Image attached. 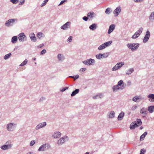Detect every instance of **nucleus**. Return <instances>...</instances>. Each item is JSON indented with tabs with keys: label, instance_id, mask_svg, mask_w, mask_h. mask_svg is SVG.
<instances>
[{
	"label": "nucleus",
	"instance_id": "1",
	"mask_svg": "<svg viewBox=\"0 0 154 154\" xmlns=\"http://www.w3.org/2000/svg\"><path fill=\"white\" fill-rule=\"evenodd\" d=\"M17 124L14 122H10L6 125V128L9 132L14 131L17 127Z\"/></svg>",
	"mask_w": 154,
	"mask_h": 154
},
{
	"label": "nucleus",
	"instance_id": "2",
	"mask_svg": "<svg viewBox=\"0 0 154 154\" xmlns=\"http://www.w3.org/2000/svg\"><path fill=\"white\" fill-rule=\"evenodd\" d=\"M140 46V44L136 43H128L127 46L128 48L131 50L132 51H134L137 50Z\"/></svg>",
	"mask_w": 154,
	"mask_h": 154
},
{
	"label": "nucleus",
	"instance_id": "3",
	"mask_svg": "<svg viewBox=\"0 0 154 154\" xmlns=\"http://www.w3.org/2000/svg\"><path fill=\"white\" fill-rule=\"evenodd\" d=\"M17 21V19H11L6 21L5 25L7 27H9L13 26L15 22Z\"/></svg>",
	"mask_w": 154,
	"mask_h": 154
},
{
	"label": "nucleus",
	"instance_id": "4",
	"mask_svg": "<svg viewBox=\"0 0 154 154\" xmlns=\"http://www.w3.org/2000/svg\"><path fill=\"white\" fill-rule=\"evenodd\" d=\"M51 147L50 145L48 143H45L41 146L38 149L39 151H44L48 150Z\"/></svg>",
	"mask_w": 154,
	"mask_h": 154
},
{
	"label": "nucleus",
	"instance_id": "5",
	"mask_svg": "<svg viewBox=\"0 0 154 154\" xmlns=\"http://www.w3.org/2000/svg\"><path fill=\"white\" fill-rule=\"evenodd\" d=\"M112 42V41H109L105 42L100 45L98 48V49L99 50L103 49L106 47H108L111 45Z\"/></svg>",
	"mask_w": 154,
	"mask_h": 154
},
{
	"label": "nucleus",
	"instance_id": "6",
	"mask_svg": "<svg viewBox=\"0 0 154 154\" xmlns=\"http://www.w3.org/2000/svg\"><path fill=\"white\" fill-rule=\"evenodd\" d=\"M69 140V138L66 136L60 138L57 141V144L58 145H61L64 143L66 141Z\"/></svg>",
	"mask_w": 154,
	"mask_h": 154
},
{
	"label": "nucleus",
	"instance_id": "7",
	"mask_svg": "<svg viewBox=\"0 0 154 154\" xmlns=\"http://www.w3.org/2000/svg\"><path fill=\"white\" fill-rule=\"evenodd\" d=\"M85 65L90 66L94 65L95 63V60L93 59L90 58L82 62Z\"/></svg>",
	"mask_w": 154,
	"mask_h": 154
},
{
	"label": "nucleus",
	"instance_id": "8",
	"mask_svg": "<svg viewBox=\"0 0 154 154\" xmlns=\"http://www.w3.org/2000/svg\"><path fill=\"white\" fill-rule=\"evenodd\" d=\"M18 38L20 42H23L27 40V38L24 33L22 32L18 35Z\"/></svg>",
	"mask_w": 154,
	"mask_h": 154
},
{
	"label": "nucleus",
	"instance_id": "9",
	"mask_svg": "<svg viewBox=\"0 0 154 154\" xmlns=\"http://www.w3.org/2000/svg\"><path fill=\"white\" fill-rule=\"evenodd\" d=\"M47 125V123L46 122H43L40 123L37 125L35 127V130H38L41 128H44Z\"/></svg>",
	"mask_w": 154,
	"mask_h": 154
},
{
	"label": "nucleus",
	"instance_id": "10",
	"mask_svg": "<svg viewBox=\"0 0 154 154\" xmlns=\"http://www.w3.org/2000/svg\"><path fill=\"white\" fill-rule=\"evenodd\" d=\"M150 32L149 30H147L146 32L145 35L143 39V42L144 43L147 42L150 37Z\"/></svg>",
	"mask_w": 154,
	"mask_h": 154
},
{
	"label": "nucleus",
	"instance_id": "11",
	"mask_svg": "<svg viewBox=\"0 0 154 154\" xmlns=\"http://www.w3.org/2000/svg\"><path fill=\"white\" fill-rule=\"evenodd\" d=\"M13 146L12 144H8V145H4L1 146V148L3 150H5L10 149Z\"/></svg>",
	"mask_w": 154,
	"mask_h": 154
},
{
	"label": "nucleus",
	"instance_id": "12",
	"mask_svg": "<svg viewBox=\"0 0 154 154\" xmlns=\"http://www.w3.org/2000/svg\"><path fill=\"white\" fill-rule=\"evenodd\" d=\"M96 15V14L94 12L91 11L88 13L87 16L89 20H91L94 17H95Z\"/></svg>",
	"mask_w": 154,
	"mask_h": 154
},
{
	"label": "nucleus",
	"instance_id": "13",
	"mask_svg": "<svg viewBox=\"0 0 154 154\" xmlns=\"http://www.w3.org/2000/svg\"><path fill=\"white\" fill-rule=\"evenodd\" d=\"M121 11V8L119 6L116 8L113 11V13L115 15V16L116 17L118 16L119 14Z\"/></svg>",
	"mask_w": 154,
	"mask_h": 154
},
{
	"label": "nucleus",
	"instance_id": "14",
	"mask_svg": "<svg viewBox=\"0 0 154 154\" xmlns=\"http://www.w3.org/2000/svg\"><path fill=\"white\" fill-rule=\"evenodd\" d=\"M70 23H71L69 22H67L61 27V29L64 30H67Z\"/></svg>",
	"mask_w": 154,
	"mask_h": 154
},
{
	"label": "nucleus",
	"instance_id": "15",
	"mask_svg": "<svg viewBox=\"0 0 154 154\" xmlns=\"http://www.w3.org/2000/svg\"><path fill=\"white\" fill-rule=\"evenodd\" d=\"M29 37L32 42H35L36 41L37 39L34 33H30L29 35Z\"/></svg>",
	"mask_w": 154,
	"mask_h": 154
},
{
	"label": "nucleus",
	"instance_id": "16",
	"mask_svg": "<svg viewBox=\"0 0 154 154\" xmlns=\"http://www.w3.org/2000/svg\"><path fill=\"white\" fill-rule=\"evenodd\" d=\"M139 125H137L136 122H133L131 124L130 126V128L131 129H135V127H137Z\"/></svg>",
	"mask_w": 154,
	"mask_h": 154
},
{
	"label": "nucleus",
	"instance_id": "17",
	"mask_svg": "<svg viewBox=\"0 0 154 154\" xmlns=\"http://www.w3.org/2000/svg\"><path fill=\"white\" fill-rule=\"evenodd\" d=\"M61 136V133L60 132H56L52 135V137L54 138H59Z\"/></svg>",
	"mask_w": 154,
	"mask_h": 154
},
{
	"label": "nucleus",
	"instance_id": "18",
	"mask_svg": "<svg viewBox=\"0 0 154 154\" xmlns=\"http://www.w3.org/2000/svg\"><path fill=\"white\" fill-rule=\"evenodd\" d=\"M57 57L59 60L61 61H63L65 59L64 55L63 54H58Z\"/></svg>",
	"mask_w": 154,
	"mask_h": 154
},
{
	"label": "nucleus",
	"instance_id": "19",
	"mask_svg": "<svg viewBox=\"0 0 154 154\" xmlns=\"http://www.w3.org/2000/svg\"><path fill=\"white\" fill-rule=\"evenodd\" d=\"M107 117L110 119H112L115 117V113L113 111H112L109 112L107 115Z\"/></svg>",
	"mask_w": 154,
	"mask_h": 154
},
{
	"label": "nucleus",
	"instance_id": "20",
	"mask_svg": "<svg viewBox=\"0 0 154 154\" xmlns=\"http://www.w3.org/2000/svg\"><path fill=\"white\" fill-rule=\"evenodd\" d=\"M147 97L149 98V100L150 102H154V94H149L148 95Z\"/></svg>",
	"mask_w": 154,
	"mask_h": 154
},
{
	"label": "nucleus",
	"instance_id": "21",
	"mask_svg": "<svg viewBox=\"0 0 154 154\" xmlns=\"http://www.w3.org/2000/svg\"><path fill=\"white\" fill-rule=\"evenodd\" d=\"M115 26L114 24H112L110 25L109 26L107 33L109 34H110L111 32L113 31L115 28Z\"/></svg>",
	"mask_w": 154,
	"mask_h": 154
},
{
	"label": "nucleus",
	"instance_id": "22",
	"mask_svg": "<svg viewBox=\"0 0 154 154\" xmlns=\"http://www.w3.org/2000/svg\"><path fill=\"white\" fill-rule=\"evenodd\" d=\"M125 113L124 112H122L120 113L118 117V120H122L124 116Z\"/></svg>",
	"mask_w": 154,
	"mask_h": 154
},
{
	"label": "nucleus",
	"instance_id": "23",
	"mask_svg": "<svg viewBox=\"0 0 154 154\" xmlns=\"http://www.w3.org/2000/svg\"><path fill=\"white\" fill-rule=\"evenodd\" d=\"M149 19L150 21H154V11L152 12L149 17Z\"/></svg>",
	"mask_w": 154,
	"mask_h": 154
},
{
	"label": "nucleus",
	"instance_id": "24",
	"mask_svg": "<svg viewBox=\"0 0 154 154\" xmlns=\"http://www.w3.org/2000/svg\"><path fill=\"white\" fill-rule=\"evenodd\" d=\"M140 113L141 114L146 115L147 114L148 112L146 109L143 107L141 109Z\"/></svg>",
	"mask_w": 154,
	"mask_h": 154
},
{
	"label": "nucleus",
	"instance_id": "25",
	"mask_svg": "<svg viewBox=\"0 0 154 154\" xmlns=\"http://www.w3.org/2000/svg\"><path fill=\"white\" fill-rule=\"evenodd\" d=\"M36 36L37 37V38L40 39H41V38H43L45 37V35L42 33L41 32H38L37 33Z\"/></svg>",
	"mask_w": 154,
	"mask_h": 154
},
{
	"label": "nucleus",
	"instance_id": "26",
	"mask_svg": "<svg viewBox=\"0 0 154 154\" xmlns=\"http://www.w3.org/2000/svg\"><path fill=\"white\" fill-rule=\"evenodd\" d=\"M147 110L150 113H152L154 111V105L149 106L147 108Z\"/></svg>",
	"mask_w": 154,
	"mask_h": 154
},
{
	"label": "nucleus",
	"instance_id": "27",
	"mask_svg": "<svg viewBox=\"0 0 154 154\" xmlns=\"http://www.w3.org/2000/svg\"><path fill=\"white\" fill-rule=\"evenodd\" d=\"M112 91L113 92L117 91L118 90L121 89L122 88L119 87L118 85H116L113 86L112 88Z\"/></svg>",
	"mask_w": 154,
	"mask_h": 154
},
{
	"label": "nucleus",
	"instance_id": "28",
	"mask_svg": "<svg viewBox=\"0 0 154 154\" xmlns=\"http://www.w3.org/2000/svg\"><path fill=\"white\" fill-rule=\"evenodd\" d=\"M97 25L95 23H93L89 26V29L92 30L95 29L97 28Z\"/></svg>",
	"mask_w": 154,
	"mask_h": 154
},
{
	"label": "nucleus",
	"instance_id": "29",
	"mask_svg": "<svg viewBox=\"0 0 154 154\" xmlns=\"http://www.w3.org/2000/svg\"><path fill=\"white\" fill-rule=\"evenodd\" d=\"M79 89H75L74 91H73L71 94V96L72 97H73L75 95L77 94H78L79 92Z\"/></svg>",
	"mask_w": 154,
	"mask_h": 154
},
{
	"label": "nucleus",
	"instance_id": "30",
	"mask_svg": "<svg viewBox=\"0 0 154 154\" xmlns=\"http://www.w3.org/2000/svg\"><path fill=\"white\" fill-rule=\"evenodd\" d=\"M18 40V37L17 36H14L11 38V42L13 44H15L16 43Z\"/></svg>",
	"mask_w": 154,
	"mask_h": 154
},
{
	"label": "nucleus",
	"instance_id": "31",
	"mask_svg": "<svg viewBox=\"0 0 154 154\" xmlns=\"http://www.w3.org/2000/svg\"><path fill=\"white\" fill-rule=\"evenodd\" d=\"M147 134V132H145L140 137V141L144 140L145 136Z\"/></svg>",
	"mask_w": 154,
	"mask_h": 154
},
{
	"label": "nucleus",
	"instance_id": "32",
	"mask_svg": "<svg viewBox=\"0 0 154 154\" xmlns=\"http://www.w3.org/2000/svg\"><path fill=\"white\" fill-rule=\"evenodd\" d=\"M124 65V63L123 62H120L117 63L116 65L118 69L120 68L122 66Z\"/></svg>",
	"mask_w": 154,
	"mask_h": 154
},
{
	"label": "nucleus",
	"instance_id": "33",
	"mask_svg": "<svg viewBox=\"0 0 154 154\" xmlns=\"http://www.w3.org/2000/svg\"><path fill=\"white\" fill-rule=\"evenodd\" d=\"M134 71V69L132 68H131L127 71L126 73L127 75H129L132 73Z\"/></svg>",
	"mask_w": 154,
	"mask_h": 154
},
{
	"label": "nucleus",
	"instance_id": "34",
	"mask_svg": "<svg viewBox=\"0 0 154 154\" xmlns=\"http://www.w3.org/2000/svg\"><path fill=\"white\" fill-rule=\"evenodd\" d=\"M102 54H99L95 55L96 57L98 59H101L103 58Z\"/></svg>",
	"mask_w": 154,
	"mask_h": 154
},
{
	"label": "nucleus",
	"instance_id": "35",
	"mask_svg": "<svg viewBox=\"0 0 154 154\" xmlns=\"http://www.w3.org/2000/svg\"><path fill=\"white\" fill-rule=\"evenodd\" d=\"M11 53H9L5 55L4 57V59L5 60H7L11 56Z\"/></svg>",
	"mask_w": 154,
	"mask_h": 154
},
{
	"label": "nucleus",
	"instance_id": "36",
	"mask_svg": "<svg viewBox=\"0 0 154 154\" xmlns=\"http://www.w3.org/2000/svg\"><path fill=\"white\" fill-rule=\"evenodd\" d=\"M140 35H138V34L137 33V32H136L133 35H132L131 38L133 39H135L138 37Z\"/></svg>",
	"mask_w": 154,
	"mask_h": 154
},
{
	"label": "nucleus",
	"instance_id": "37",
	"mask_svg": "<svg viewBox=\"0 0 154 154\" xmlns=\"http://www.w3.org/2000/svg\"><path fill=\"white\" fill-rule=\"evenodd\" d=\"M143 28H142V27H140L139 29H138V30L137 31H136V32H137V33L138 34V35H140L141 34V33H142V32L143 31Z\"/></svg>",
	"mask_w": 154,
	"mask_h": 154
},
{
	"label": "nucleus",
	"instance_id": "38",
	"mask_svg": "<svg viewBox=\"0 0 154 154\" xmlns=\"http://www.w3.org/2000/svg\"><path fill=\"white\" fill-rule=\"evenodd\" d=\"M27 62L28 60L27 59H25V60L21 64H20V66H22L26 65L27 63Z\"/></svg>",
	"mask_w": 154,
	"mask_h": 154
},
{
	"label": "nucleus",
	"instance_id": "39",
	"mask_svg": "<svg viewBox=\"0 0 154 154\" xmlns=\"http://www.w3.org/2000/svg\"><path fill=\"white\" fill-rule=\"evenodd\" d=\"M110 10L111 9L110 8H107L106 10L105 13L107 14H109L111 13Z\"/></svg>",
	"mask_w": 154,
	"mask_h": 154
},
{
	"label": "nucleus",
	"instance_id": "40",
	"mask_svg": "<svg viewBox=\"0 0 154 154\" xmlns=\"http://www.w3.org/2000/svg\"><path fill=\"white\" fill-rule=\"evenodd\" d=\"M139 100L138 97L137 96L134 97L132 98V100L135 102H137L138 101V100Z\"/></svg>",
	"mask_w": 154,
	"mask_h": 154
},
{
	"label": "nucleus",
	"instance_id": "41",
	"mask_svg": "<svg viewBox=\"0 0 154 154\" xmlns=\"http://www.w3.org/2000/svg\"><path fill=\"white\" fill-rule=\"evenodd\" d=\"M136 122L137 125H139V126L141 125L142 124V122L140 119H137Z\"/></svg>",
	"mask_w": 154,
	"mask_h": 154
},
{
	"label": "nucleus",
	"instance_id": "42",
	"mask_svg": "<svg viewBox=\"0 0 154 154\" xmlns=\"http://www.w3.org/2000/svg\"><path fill=\"white\" fill-rule=\"evenodd\" d=\"M102 55L103 58H106L109 55V53H106L102 54Z\"/></svg>",
	"mask_w": 154,
	"mask_h": 154
},
{
	"label": "nucleus",
	"instance_id": "43",
	"mask_svg": "<svg viewBox=\"0 0 154 154\" xmlns=\"http://www.w3.org/2000/svg\"><path fill=\"white\" fill-rule=\"evenodd\" d=\"M146 151V150L145 149H141L140 154H144Z\"/></svg>",
	"mask_w": 154,
	"mask_h": 154
},
{
	"label": "nucleus",
	"instance_id": "44",
	"mask_svg": "<svg viewBox=\"0 0 154 154\" xmlns=\"http://www.w3.org/2000/svg\"><path fill=\"white\" fill-rule=\"evenodd\" d=\"M137 105H135L133 106L131 108V110L132 111H134L137 108Z\"/></svg>",
	"mask_w": 154,
	"mask_h": 154
},
{
	"label": "nucleus",
	"instance_id": "45",
	"mask_svg": "<svg viewBox=\"0 0 154 154\" xmlns=\"http://www.w3.org/2000/svg\"><path fill=\"white\" fill-rule=\"evenodd\" d=\"M35 140H32L30 142V145L31 146H33L35 143Z\"/></svg>",
	"mask_w": 154,
	"mask_h": 154
},
{
	"label": "nucleus",
	"instance_id": "46",
	"mask_svg": "<svg viewBox=\"0 0 154 154\" xmlns=\"http://www.w3.org/2000/svg\"><path fill=\"white\" fill-rule=\"evenodd\" d=\"M69 88V87H66L64 88H63L62 89H60V91L62 92L68 89Z\"/></svg>",
	"mask_w": 154,
	"mask_h": 154
},
{
	"label": "nucleus",
	"instance_id": "47",
	"mask_svg": "<svg viewBox=\"0 0 154 154\" xmlns=\"http://www.w3.org/2000/svg\"><path fill=\"white\" fill-rule=\"evenodd\" d=\"M10 1L14 4H17L19 1L18 0H11Z\"/></svg>",
	"mask_w": 154,
	"mask_h": 154
},
{
	"label": "nucleus",
	"instance_id": "48",
	"mask_svg": "<svg viewBox=\"0 0 154 154\" xmlns=\"http://www.w3.org/2000/svg\"><path fill=\"white\" fill-rule=\"evenodd\" d=\"M72 36H69L68 38L67 41V42H71L72 41Z\"/></svg>",
	"mask_w": 154,
	"mask_h": 154
},
{
	"label": "nucleus",
	"instance_id": "49",
	"mask_svg": "<svg viewBox=\"0 0 154 154\" xmlns=\"http://www.w3.org/2000/svg\"><path fill=\"white\" fill-rule=\"evenodd\" d=\"M123 83V81L122 80H120L118 82L117 85H118V86H121V85Z\"/></svg>",
	"mask_w": 154,
	"mask_h": 154
},
{
	"label": "nucleus",
	"instance_id": "50",
	"mask_svg": "<svg viewBox=\"0 0 154 154\" xmlns=\"http://www.w3.org/2000/svg\"><path fill=\"white\" fill-rule=\"evenodd\" d=\"M46 98L44 97H41L39 100V102H41L45 100Z\"/></svg>",
	"mask_w": 154,
	"mask_h": 154
},
{
	"label": "nucleus",
	"instance_id": "51",
	"mask_svg": "<svg viewBox=\"0 0 154 154\" xmlns=\"http://www.w3.org/2000/svg\"><path fill=\"white\" fill-rule=\"evenodd\" d=\"M46 51L45 49H43V50H42V51L40 52V55L44 54L46 53Z\"/></svg>",
	"mask_w": 154,
	"mask_h": 154
},
{
	"label": "nucleus",
	"instance_id": "52",
	"mask_svg": "<svg viewBox=\"0 0 154 154\" xmlns=\"http://www.w3.org/2000/svg\"><path fill=\"white\" fill-rule=\"evenodd\" d=\"M139 100H143L144 99V98L141 95L137 96Z\"/></svg>",
	"mask_w": 154,
	"mask_h": 154
},
{
	"label": "nucleus",
	"instance_id": "53",
	"mask_svg": "<svg viewBox=\"0 0 154 154\" xmlns=\"http://www.w3.org/2000/svg\"><path fill=\"white\" fill-rule=\"evenodd\" d=\"M98 96L99 97V98H101L103 97V94L102 93H100L98 94Z\"/></svg>",
	"mask_w": 154,
	"mask_h": 154
},
{
	"label": "nucleus",
	"instance_id": "54",
	"mask_svg": "<svg viewBox=\"0 0 154 154\" xmlns=\"http://www.w3.org/2000/svg\"><path fill=\"white\" fill-rule=\"evenodd\" d=\"M118 69L117 68V67L116 66V65H115V66H114L112 69V71H115L117 70Z\"/></svg>",
	"mask_w": 154,
	"mask_h": 154
},
{
	"label": "nucleus",
	"instance_id": "55",
	"mask_svg": "<svg viewBox=\"0 0 154 154\" xmlns=\"http://www.w3.org/2000/svg\"><path fill=\"white\" fill-rule=\"evenodd\" d=\"M86 68H82L80 69L79 70V72H83L85 71L86 70Z\"/></svg>",
	"mask_w": 154,
	"mask_h": 154
},
{
	"label": "nucleus",
	"instance_id": "56",
	"mask_svg": "<svg viewBox=\"0 0 154 154\" xmlns=\"http://www.w3.org/2000/svg\"><path fill=\"white\" fill-rule=\"evenodd\" d=\"M88 17L86 16H84L82 17V19L85 21H86L88 20Z\"/></svg>",
	"mask_w": 154,
	"mask_h": 154
},
{
	"label": "nucleus",
	"instance_id": "57",
	"mask_svg": "<svg viewBox=\"0 0 154 154\" xmlns=\"http://www.w3.org/2000/svg\"><path fill=\"white\" fill-rule=\"evenodd\" d=\"M93 98L94 99H99V97L98 96V94H97L95 96H93Z\"/></svg>",
	"mask_w": 154,
	"mask_h": 154
},
{
	"label": "nucleus",
	"instance_id": "58",
	"mask_svg": "<svg viewBox=\"0 0 154 154\" xmlns=\"http://www.w3.org/2000/svg\"><path fill=\"white\" fill-rule=\"evenodd\" d=\"M67 0H63L62 1L60 4L58 6H60V5L63 4L64 3V2L66 1Z\"/></svg>",
	"mask_w": 154,
	"mask_h": 154
},
{
	"label": "nucleus",
	"instance_id": "59",
	"mask_svg": "<svg viewBox=\"0 0 154 154\" xmlns=\"http://www.w3.org/2000/svg\"><path fill=\"white\" fill-rule=\"evenodd\" d=\"M44 45V44H41L40 45H39L38 46V48H40L42 47Z\"/></svg>",
	"mask_w": 154,
	"mask_h": 154
},
{
	"label": "nucleus",
	"instance_id": "60",
	"mask_svg": "<svg viewBox=\"0 0 154 154\" xmlns=\"http://www.w3.org/2000/svg\"><path fill=\"white\" fill-rule=\"evenodd\" d=\"M74 78L73 79H77L79 78V76L78 75H75L74 76Z\"/></svg>",
	"mask_w": 154,
	"mask_h": 154
},
{
	"label": "nucleus",
	"instance_id": "61",
	"mask_svg": "<svg viewBox=\"0 0 154 154\" xmlns=\"http://www.w3.org/2000/svg\"><path fill=\"white\" fill-rule=\"evenodd\" d=\"M134 2H142L143 0H133Z\"/></svg>",
	"mask_w": 154,
	"mask_h": 154
},
{
	"label": "nucleus",
	"instance_id": "62",
	"mask_svg": "<svg viewBox=\"0 0 154 154\" xmlns=\"http://www.w3.org/2000/svg\"><path fill=\"white\" fill-rule=\"evenodd\" d=\"M131 84V81H129L127 82V85L128 86H130Z\"/></svg>",
	"mask_w": 154,
	"mask_h": 154
},
{
	"label": "nucleus",
	"instance_id": "63",
	"mask_svg": "<svg viewBox=\"0 0 154 154\" xmlns=\"http://www.w3.org/2000/svg\"><path fill=\"white\" fill-rule=\"evenodd\" d=\"M46 3L43 2L40 5L41 7H43L46 5Z\"/></svg>",
	"mask_w": 154,
	"mask_h": 154
},
{
	"label": "nucleus",
	"instance_id": "64",
	"mask_svg": "<svg viewBox=\"0 0 154 154\" xmlns=\"http://www.w3.org/2000/svg\"><path fill=\"white\" fill-rule=\"evenodd\" d=\"M26 154H35V153L33 152H28Z\"/></svg>",
	"mask_w": 154,
	"mask_h": 154
}]
</instances>
